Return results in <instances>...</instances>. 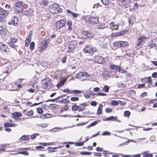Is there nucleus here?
<instances>
[{
    "instance_id": "nucleus-62",
    "label": "nucleus",
    "mask_w": 157,
    "mask_h": 157,
    "mask_svg": "<svg viewBox=\"0 0 157 157\" xmlns=\"http://www.w3.org/2000/svg\"><path fill=\"white\" fill-rule=\"evenodd\" d=\"M90 105L92 106H96L97 105V103L95 101H92L91 102Z\"/></svg>"
},
{
    "instance_id": "nucleus-43",
    "label": "nucleus",
    "mask_w": 157,
    "mask_h": 157,
    "mask_svg": "<svg viewBox=\"0 0 157 157\" xmlns=\"http://www.w3.org/2000/svg\"><path fill=\"white\" fill-rule=\"evenodd\" d=\"M60 129H61L60 128H58L57 127H56V128H53V129H52L51 130V131L52 132H56V131H59V130Z\"/></svg>"
},
{
    "instance_id": "nucleus-38",
    "label": "nucleus",
    "mask_w": 157,
    "mask_h": 157,
    "mask_svg": "<svg viewBox=\"0 0 157 157\" xmlns=\"http://www.w3.org/2000/svg\"><path fill=\"white\" fill-rule=\"evenodd\" d=\"M17 154H22L26 155H28L29 153L28 151H22V152H18L17 153Z\"/></svg>"
},
{
    "instance_id": "nucleus-42",
    "label": "nucleus",
    "mask_w": 157,
    "mask_h": 157,
    "mask_svg": "<svg viewBox=\"0 0 157 157\" xmlns=\"http://www.w3.org/2000/svg\"><path fill=\"white\" fill-rule=\"evenodd\" d=\"M128 22L129 23V26H131L133 25V21H132L131 18H130L128 19Z\"/></svg>"
},
{
    "instance_id": "nucleus-25",
    "label": "nucleus",
    "mask_w": 157,
    "mask_h": 157,
    "mask_svg": "<svg viewBox=\"0 0 157 157\" xmlns=\"http://www.w3.org/2000/svg\"><path fill=\"white\" fill-rule=\"evenodd\" d=\"M128 44L127 41H121V47H124L128 45Z\"/></svg>"
},
{
    "instance_id": "nucleus-26",
    "label": "nucleus",
    "mask_w": 157,
    "mask_h": 157,
    "mask_svg": "<svg viewBox=\"0 0 157 157\" xmlns=\"http://www.w3.org/2000/svg\"><path fill=\"white\" fill-rule=\"evenodd\" d=\"M90 94H92V96H94L95 95H96L97 96H105L106 95V94L102 93L99 92L97 94L95 93H90Z\"/></svg>"
},
{
    "instance_id": "nucleus-19",
    "label": "nucleus",
    "mask_w": 157,
    "mask_h": 157,
    "mask_svg": "<svg viewBox=\"0 0 157 157\" xmlns=\"http://www.w3.org/2000/svg\"><path fill=\"white\" fill-rule=\"evenodd\" d=\"M31 40V37L29 35L28 37L25 40V45L26 47H28Z\"/></svg>"
},
{
    "instance_id": "nucleus-10",
    "label": "nucleus",
    "mask_w": 157,
    "mask_h": 157,
    "mask_svg": "<svg viewBox=\"0 0 157 157\" xmlns=\"http://www.w3.org/2000/svg\"><path fill=\"white\" fill-rule=\"evenodd\" d=\"M0 47V50L2 52H8L9 51V49L7 46L2 43H1Z\"/></svg>"
},
{
    "instance_id": "nucleus-13",
    "label": "nucleus",
    "mask_w": 157,
    "mask_h": 157,
    "mask_svg": "<svg viewBox=\"0 0 157 157\" xmlns=\"http://www.w3.org/2000/svg\"><path fill=\"white\" fill-rule=\"evenodd\" d=\"M147 38V37H146L145 36H142L139 37L138 38V41L137 44V46H139L141 45L142 42Z\"/></svg>"
},
{
    "instance_id": "nucleus-49",
    "label": "nucleus",
    "mask_w": 157,
    "mask_h": 157,
    "mask_svg": "<svg viewBox=\"0 0 157 157\" xmlns=\"http://www.w3.org/2000/svg\"><path fill=\"white\" fill-rule=\"evenodd\" d=\"M110 133L109 132L105 131L103 133L102 135L103 136H110Z\"/></svg>"
},
{
    "instance_id": "nucleus-44",
    "label": "nucleus",
    "mask_w": 157,
    "mask_h": 157,
    "mask_svg": "<svg viewBox=\"0 0 157 157\" xmlns=\"http://www.w3.org/2000/svg\"><path fill=\"white\" fill-rule=\"evenodd\" d=\"M155 43L153 41H151V43L149 44V46L151 48H153L155 47Z\"/></svg>"
},
{
    "instance_id": "nucleus-63",
    "label": "nucleus",
    "mask_w": 157,
    "mask_h": 157,
    "mask_svg": "<svg viewBox=\"0 0 157 157\" xmlns=\"http://www.w3.org/2000/svg\"><path fill=\"white\" fill-rule=\"evenodd\" d=\"M114 35L115 36H121L122 35L121 34V33L120 32H119L117 33H115L114 34Z\"/></svg>"
},
{
    "instance_id": "nucleus-56",
    "label": "nucleus",
    "mask_w": 157,
    "mask_h": 157,
    "mask_svg": "<svg viewBox=\"0 0 157 157\" xmlns=\"http://www.w3.org/2000/svg\"><path fill=\"white\" fill-rule=\"evenodd\" d=\"M71 15L74 17H77L78 16H79V14L76 13H72Z\"/></svg>"
},
{
    "instance_id": "nucleus-5",
    "label": "nucleus",
    "mask_w": 157,
    "mask_h": 157,
    "mask_svg": "<svg viewBox=\"0 0 157 157\" xmlns=\"http://www.w3.org/2000/svg\"><path fill=\"white\" fill-rule=\"evenodd\" d=\"M44 82L43 84L42 87L43 89H49L52 86L51 79L48 78H46L44 80Z\"/></svg>"
},
{
    "instance_id": "nucleus-12",
    "label": "nucleus",
    "mask_w": 157,
    "mask_h": 157,
    "mask_svg": "<svg viewBox=\"0 0 157 157\" xmlns=\"http://www.w3.org/2000/svg\"><path fill=\"white\" fill-rule=\"evenodd\" d=\"M90 23L92 24H97L98 22V18L95 17H90Z\"/></svg>"
},
{
    "instance_id": "nucleus-58",
    "label": "nucleus",
    "mask_w": 157,
    "mask_h": 157,
    "mask_svg": "<svg viewBox=\"0 0 157 157\" xmlns=\"http://www.w3.org/2000/svg\"><path fill=\"white\" fill-rule=\"evenodd\" d=\"M21 139L22 140H29V138L27 136H22Z\"/></svg>"
},
{
    "instance_id": "nucleus-23",
    "label": "nucleus",
    "mask_w": 157,
    "mask_h": 157,
    "mask_svg": "<svg viewBox=\"0 0 157 157\" xmlns=\"http://www.w3.org/2000/svg\"><path fill=\"white\" fill-rule=\"evenodd\" d=\"M117 119V117H113L111 116L110 117L107 118L105 119V121H114L116 120Z\"/></svg>"
},
{
    "instance_id": "nucleus-22",
    "label": "nucleus",
    "mask_w": 157,
    "mask_h": 157,
    "mask_svg": "<svg viewBox=\"0 0 157 157\" xmlns=\"http://www.w3.org/2000/svg\"><path fill=\"white\" fill-rule=\"evenodd\" d=\"M103 105L101 104L99 105V106L98 108L97 113L98 115H100L101 113L102 109V108Z\"/></svg>"
},
{
    "instance_id": "nucleus-46",
    "label": "nucleus",
    "mask_w": 157,
    "mask_h": 157,
    "mask_svg": "<svg viewBox=\"0 0 157 157\" xmlns=\"http://www.w3.org/2000/svg\"><path fill=\"white\" fill-rule=\"evenodd\" d=\"M71 101H75L79 100V98L77 97H73L71 98Z\"/></svg>"
},
{
    "instance_id": "nucleus-52",
    "label": "nucleus",
    "mask_w": 157,
    "mask_h": 157,
    "mask_svg": "<svg viewBox=\"0 0 157 157\" xmlns=\"http://www.w3.org/2000/svg\"><path fill=\"white\" fill-rule=\"evenodd\" d=\"M85 110V108L83 107H81L80 106H78V112L82 111Z\"/></svg>"
},
{
    "instance_id": "nucleus-24",
    "label": "nucleus",
    "mask_w": 157,
    "mask_h": 157,
    "mask_svg": "<svg viewBox=\"0 0 157 157\" xmlns=\"http://www.w3.org/2000/svg\"><path fill=\"white\" fill-rule=\"evenodd\" d=\"M106 27L105 23H102L100 24L97 26L98 29H103Z\"/></svg>"
},
{
    "instance_id": "nucleus-36",
    "label": "nucleus",
    "mask_w": 157,
    "mask_h": 157,
    "mask_svg": "<svg viewBox=\"0 0 157 157\" xmlns=\"http://www.w3.org/2000/svg\"><path fill=\"white\" fill-rule=\"evenodd\" d=\"M130 113L129 111H126L124 112V116L127 117H129L130 116Z\"/></svg>"
},
{
    "instance_id": "nucleus-61",
    "label": "nucleus",
    "mask_w": 157,
    "mask_h": 157,
    "mask_svg": "<svg viewBox=\"0 0 157 157\" xmlns=\"http://www.w3.org/2000/svg\"><path fill=\"white\" fill-rule=\"evenodd\" d=\"M94 155L95 156L100 157L101 156V154L100 153L95 152L94 153Z\"/></svg>"
},
{
    "instance_id": "nucleus-54",
    "label": "nucleus",
    "mask_w": 157,
    "mask_h": 157,
    "mask_svg": "<svg viewBox=\"0 0 157 157\" xmlns=\"http://www.w3.org/2000/svg\"><path fill=\"white\" fill-rule=\"evenodd\" d=\"M112 111V109L110 108H107L105 109V111L107 113H110Z\"/></svg>"
},
{
    "instance_id": "nucleus-59",
    "label": "nucleus",
    "mask_w": 157,
    "mask_h": 157,
    "mask_svg": "<svg viewBox=\"0 0 157 157\" xmlns=\"http://www.w3.org/2000/svg\"><path fill=\"white\" fill-rule=\"evenodd\" d=\"M17 41V39L16 38H15L14 37L13 38H11V42H13V43H14L16 42Z\"/></svg>"
},
{
    "instance_id": "nucleus-33",
    "label": "nucleus",
    "mask_w": 157,
    "mask_h": 157,
    "mask_svg": "<svg viewBox=\"0 0 157 157\" xmlns=\"http://www.w3.org/2000/svg\"><path fill=\"white\" fill-rule=\"evenodd\" d=\"M66 80H62L60 82L57 84V87H59V86H62L63 85L64 83L65 82Z\"/></svg>"
},
{
    "instance_id": "nucleus-34",
    "label": "nucleus",
    "mask_w": 157,
    "mask_h": 157,
    "mask_svg": "<svg viewBox=\"0 0 157 157\" xmlns=\"http://www.w3.org/2000/svg\"><path fill=\"white\" fill-rule=\"evenodd\" d=\"M69 101L66 99H61L59 101V102L60 103H66L69 102Z\"/></svg>"
},
{
    "instance_id": "nucleus-35",
    "label": "nucleus",
    "mask_w": 157,
    "mask_h": 157,
    "mask_svg": "<svg viewBox=\"0 0 157 157\" xmlns=\"http://www.w3.org/2000/svg\"><path fill=\"white\" fill-rule=\"evenodd\" d=\"M146 80L145 81L147 82H148V84L150 85L151 83V79L150 77H148L147 78H146Z\"/></svg>"
},
{
    "instance_id": "nucleus-7",
    "label": "nucleus",
    "mask_w": 157,
    "mask_h": 157,
    "mask_svg": "<svg viewBox=\"0 0 157 157\" xmlns=\"http://www.w3.org/2000/svg\"><path fill=\"white\" fill-rule=\"evenodd\" d=\"M18 19L16 16H14L10 18L9 20L8 24L10 25H13L14 26L17 25Z\"/></svg>"
},
{
    "instance_id": "nucleus-40",
    "label": "nucleus",
    "mask_w": 157,
    "mask_h": 157,
    "mask_svg": "<svg viewBox=\"0 0 157 157\" xmlns=\"http://www.w3.org/2000/svg\"><path fill=\"white\" fill-rule=\"evenodd\" d=\"M30 49L32 50L34 49L35 47V43L34 42H32L30 45Z\"/></svg>"
},
{
    "instance_id": "nucleus-55",
    "label": "nucleus",
    "mask_w": 157,
    "mask_h": 157,
    "mask_svg": "<svg viewBox=\"0 0 157 157\" xmlns=\"http://www.w3.org/2000/svg\"><path fill=\"white\" fill-rule=\"evenodd\" d=\"M88 33V32L86 31H82V34L85 36L87 37V34Z\"/></svg>"
},
{
    "instance_id": "nucleus-41",
    "label": "nucleus",
    "mask_w": 157,
    "mask_h": 157,
    "mask_svg": "<svg viewBox=\"0 0 157 157\" xmlns=\"http://www.w3.org/2000/svg\"><path fill=\"white\" fill-rule=\"evenodd\" d=\"M111 104L112 105L114 106H116L118 105V102L116 101H111Z\"/></svg>"
},
{
    "instance_id": "nucleus-18",
    "label": "nucleus",
    "mask_w": 157,
    "mask_h": 157,
    "mask_svg": "<svg viewBox=\"0 0 157 157\" xmlns=\"http://www.w3.org/2000/svg\"><path fill=\"white\" fill-rule=\"evenodd\" d=\"M48 1H40L39 2V4L40 6L43 7V6L47 5Z\"/></svg>"
},
{
    "instance_id": "nucleus-28",
    "label": "nucleus",
    "mask_w": 157,
    "mask_h": 157,
    "mask_svg": "<svg viewBox=\"0 0 157 157\" xmlns=\"http://www.w3.org/2000/svg\"><path fill=\"white\" fill-rule=\"evenodd\" d=\"M90 17L84 16L82 18L83 20H84L86 22H90Z\"/></svg>"
},
{
    "instance_id": "nucleus-57",
    "label": "nucleus",
    "mask_w": 157,
    "mask_h": 157,
    "mask_svg": "<svg viewBox=\"0 0 157 157\" xmlns=\"http://www.w3.org/2000/svg\"><path fill=\"white\" fill-rule=\"evenodd\" d=\"M67 59V56H65L63 58L62 60V62L63 63H65L66 62V60Z\"/></svg>"
},
{
    "instance_id": "nucleus-15",
    "label": "nucleus",
    "mask_w": 157,
    "mask_h": 157,
    "mask_svg": "<svg viewBox=\"0 0 157 157\" xmlns=\"http://www.w3.org/2000/svg\"><path fill=\"white\" fill-rule=\"evenodd\" d=\"M8 12L3 9L2 8H0V15L6 16L7 15Z\"/></svg>"
},
{
    "instance_id": "nucleus-14",
    "label": "nucleus",
    "mask_w": 157,
    "mask_h": 157,
    "mask_svg": "<svg viewBox=\"0 0 157 157\" xmlns=\"http://www.w3.org/2000/svg\"><path fill=\"white\" fill-rule=\"evenodd\" d=\"M33 14V11L31 9L26 10L24 13V14L28 16H32Z\"/></svg>"
},
{
    "instance_id": "nucleus-45",
    "label": "nucleus",
    "mask_w": 157,
    "mask_h": 157,
    "mask_svg": "<svg viewBox=\"0 0 157 157\" xmlns=\"http://www.w3.org/2000/svg\"><path fill=\"white\" fill-rule=\"evenodd\" d=\"M85 142H80L79 143H77L75 144V145L76 146H82L84 145Z\"/></svg>"
},
{
    "instance_id": "nucleus-27",
    "label": "nucleus",
    "mask_w": 157,
    "mask_h": 157,
    "mask_svg": "<svg viewBox=\"0 0 157 157\" xmlns=\"http://www.w3.org/2000/svg\"><path fill=\"white\" fill-rule=\"evenodd\" d=\"M117 86L119 88H123L125 87V84L121 82H118L117 84Z\"/></svg>"
},
{
    "instance_id": "nucleus-11",
    "label": "nucleus",
    "mask_w": 157,
    "mask_h": 157,
    "mask_svg": "<svg viewBox=\"0 0 157 157\" xmlns=\"http://www.w3.org/2000/svg\"><path fill=\"white\" fill-rule=\"evenodd\" d=\"M83 51L90 55H93L92 48L90 46H86L83 49Z\"/></svg>"
},
{
    "instance_id": "nucleus-4",
    "label": "nucleus",
    "mask_w": 157,
    "mask_h": 157,
    "mask_svg": "<svg viewBox=\"0 0 157 157\" xmlns=\"http://www.w3.org/2000/svg\"><path fill=\"white\" fill-rule=\"evenodd\" d=\"M77 42L76 40H73L70 41L68 46L69 52H73L77 46Z\"/></svg>"
},
{
    "instance_id": "nucleus-50",
    "label": "nucleus",
    "mask_w": 157,
    "mask_h": 157,
    "mask_svg": "<svg viewBox=\"0 0 157 157\" xmlns=\"http://www.w3.org/2000/svg\"><path fill=\"white\" fill-rule=\"evenodd\" d=\"M37 111L39 114H42L43 113V110L41 108H38L37 109Z\"/></svg>"
},
{
    "instance_id": "nucleus-37",
    "label": "nucleus",
    "mask_w": 157,
    "mask_h": 157,
    "mask_svg": "<svg viewBox=\"0 0 157 157\" xmlns=\"http://www.w3.org/2000/svg\"><path fill=\"white\" fill-rule=\"evenodd\" d=\"M118 67V66H117L115 65H110V67L111 69L113 70H116V71H117Z\"/></svg>"
},
{
    "instance_id": "nucleus-8",
    "label": "nucleus",
    "mask_w": 157,
    "mask_h": 157,
    "mask_svg": "<svg viewBox=\"0 0 157 157\" xmlns=\"http://www.w3.org/2000/svg\"><path fill=\"white\" fill-rule=\"evenodd\" d=\"M66 22L64 20H60L58 21L56 23V28L58 29L63 28L65 25Z\"/></svg>"
},
{
    "instance_id": "nucleus-6",
    "label": "nucleus",
    "mask_w": 157,
    "mask_h": 157,
    "mask_svg": "<svg viewBox=\"0 0 157 157\" xmlns=\"http://www.w3.org/2000/svg\"><path fill=\"white\" fill-rule=\"evenodd\" d=\"M47 41H42L39 45L37 50L40 52H42L47 47Z\"/></svg>"
},
{
    "instance_id": "nucleus-3",
    "label": "nucleus",
    "mask_w": 157,
    "mask_h": 157,
    "mask_svg": "<svg viewBox=\"0 0 157 157\" xmlns=\"http://www.w3.org/2000/svg\"><path fill=\"white\" fill-rule=\"evenodd\" d=\"M50 10L51 13H57L60 12L61 10L59 7V6L57 4L52 5L49 6Z\"/></svg>"
},
{
    "instance_id": "nucleus-31",
    "label": "nucleus",
    "mask_w": 157,
    "mask_h": 157,
    "mask_svg": "<svg viewBox=\"0 0 157 157\" xmlns=\"http://www.w3.org/2000/svg\"><path fill=\"white\" fill-rule=\"evenodd\" d=\"M69 106L68 105H66L63 107L61 109V111L62 112L63 111H66L68 109Z\"/></svg>"
},
{
    "instance_id": "nucleus-29",
    "label": "nucleus",
    "mask_w": 157,
    "mask_h": 157,
    "mask_svg": "<svg viewBox=\"0 0 157 157\" xmlns=\"http://www.w3.org/2000/svg\"><path fill=\"white\" fill-rule=\"evenodd\" d=\"M121 41H117L115 42L113 44H114V45L115 47H121Z\"/></svg>"
},
{
    "instance_id": "nucleus-9",
    "label": "nucleus",
    "mask_w": 157,
    "mask_h": 157,
    "mask_svg": "<svg viewBox=\"0 0 157 157\" xmlns=\"http://www.w3.org/2000/svg\"><path fill=\"white\" fill-rule=\"evenodd\" d=\"M94 59L95 62L100 64H103L105 62L104 59L99 56H96Z\"/></svg>"
},
{
    "instance_id": "nucleus-20",
    "label": "nucleus",
    "mask_w": 157,
    "mask_h": 157,
    "mask_svg": "<svg viewBox=\"0 0 157 157\" xmlns=\"http://www.w3.org/2000/svg\"><path fill=\"white\" fill-rule=\"evenodd\" d=\"M117 71H118L119 72L123 73H126L127 72V71L121 68L120 67L118 66Z\"/></svg>"
},
{
    "instance_id": "nucleus-17",
    "label": "nucleus",
    "mask_w": 157,
    "mask_h": 157,
    "mask_svg": "<svg viewBox=\"0 0 157 157\" xmlns=\"http://www.w3.org/2000/svg\"><path fill=\"white\" fill-rule=\"evenodd\" d=\"M23 113L24 114L28 116H32L33 113V111L32 110H30L28 111L25 110L24 111Z\"/></svg>"
},
{
    "instance_id": "nucleus-32",
    "label": "nucleus",
    "mask_w": 157,
    "mask_h": 157,
    "mask_svg": "<svg viewBox=\"0 0 157 157\" xmlns=\"http://www.w3.org/2000/svg\"><path fill=\"white\" fill-rule=\"evenodd\" d=\"M78 109V106L76 105H74L72 107V109L73 111H76Z\"/></svg>"
},
{
    "instance_id": "nucleus-47",
    "label": "nucleus",
    "mask_w": 157,
    "mask_h": 157,
    "mask_svg": "<svg viewBox=\"0 0 157 157\" xmlns=\"http://www.w3.org/2000/svg\"><path fill=\"white\" fill-rule=\"evenodd\" d=\"M12 124H10L9 123H5L4 124V126L5 127H11Z\"/></svg>"
},
{
    "instance_id": "nucleus-48",
    "label": "nucleus",
    "mask_w": 157,
    "mask_h": 157,
    "mask_svg": "<svg viewBox=\"0 0 157 157\" xmlns=\"http://www.w3.org/2000/svg\"><path fill=\"white\" fill-rule=\"evenodd\" d=\"M39 135L38 133H35L31 136V139L33 140L35 139L36 137Z\"/></svg>"
},
{
    "instance_id": "nucleus-39",
    "label": "nucleus",
    "mask_w": 157,
    "mask_h": 157,
    "mask_svg": "<svg viewBox=\"0 0 157 157\" xmlns=\"http://www.w3.org/2000/svg\"><path fill=\"white\" fill-rule=\"evenodd\" d=\"M91 153L90 152H81V154L82 155H91Z\"/></svg>"
},
{
    "instance_id": "nucleus-1",
    "label": "nucleus",
    "mask_w": 157,
    "mask_h": 157,
    "mask_svg": "<svg viewBox=\"0 0 157 157\" xmlns=\"http://www.w3.org/2000/svg\"><path fill=\"white\" fill-rule=\"evenodd\" d=\"M90 76V75L86 72H81L76 74L75 78L81 81H85Z\"/></svg>"
},
{
    "instance_id": "nucleus-64",
    "label": "nucleus",
    "mask_w": 157,
    "mask_h": 157,
    "mask_svg": "<svg viewBox=\"0 0 157 157\" xmlns=\"http://www.w3.org/2000/svg\"><path fill=\"white\" fill-rule=\"evenodd\" d=\"M148 153V152L147 151H145L143 153V154H144L143 155L144 157H148V154L147 153Z\"/></svg>"
},
{
    "instance_id": "nucleus-53",
    "label": "nucleus",
    "mask_w": 157,
    "mask_h": 157,
    "mask_svg": "<svg viewBox=\"0 0 157 157\" xmlns=\"http://www.w3.org/2000/svg\"><path fill=\"white\" fill-rule=\"evenodd\" d=\"M81 91L80 90H72L71 92V93H81Z\"/></svg>"
},
{
    "instance_id": "nucleus-21",
    "label": "nucleus",
    "mask_w": 157,
    "mask_h": 157,
    "mask_svg": "<svg viewBox=\"0 0 157 157\" xmlns=\"http://www.w3.org/2000/svg\"><path fill=\"white\" fill-rule=\"evenodd\" d=\"M12 115L14 117H20L22 116V114L18 112H15L12 113Z\"/></svg>"
},
{
    "instance_id": "nucleus-16",
    "label": "nucleus",
    "mask_w": 157,
    "mask_h": 157,
    "mask_svg": "<svg viewBox=\"0 0 157 157\" xmlns=\"http://www.w3.org/2000/svg\"><path fill=\"white\" fill-rule=\"evenodd\" d=\"M99 2H98L97 5L98 6H102V4L105 5H107L109 3V1H99Z\"/></svg>"
},
{
    "instance_id": "nucleus-30",
    "label": "nucleus",
    "mask_w": 157,
    "mask_h": 157,
    "mask_svg": "<svg viewBox=\"0 0 157 157\" xmlns=\"http://www.w3.org/2000/svg\"><path fill=\"white\" fill-rule=\"evenodd\" d=\"M109 87L107 85H105L103 88V90L105 92H109Z\"/></svg>"
},
{
    "instance_id": "nucleus-51",
    "label": "nucleus",
    "mask_w": 157,
    "mask_h": 157,
    "mask_svg": "<svg viewBox=\"0 0 157 157\" xmlns=\"http://www.w3.org/2000/svg\"><path fill=\"white\" fill-rule=\"evenodd\" d=\"M40 144L44 146H48V145H51V143H41Z\"/></svg>"
},
{
    "instance_id": "nucleus-2",
    "label": "nucleus",
    "mask_w": 157,
    "mask_h": 157,
    "mask_svg": "<svg viewBox=\"0 0 157 157\" xmlns=\"http://www.w3.org/2000/svg\"><path fill=\"white\" fill-rule=\"evenodd\" d=\"M22 4L23 2L22 1H19L16 2L14 6V8L15 10L19 13H21L23 10Z\"/></svg>"
},
{
    "instance_id": "nucleus-60",
    "label": "nucleus",
    "mask_w": 157,
    "mask_h": 157,
    "mask_svg": "<svg viewBox=\"0 0 157 157\" xmlns=\"http://www.w3.org/2000/svg\"><path fill=\"white\" fill-rule=\"evenodd\" d=\"M6 147V145H3L1 146V150L2 151H5L6 149L5 148Z\"/></svg>"
}]
</instances>
